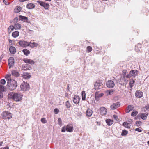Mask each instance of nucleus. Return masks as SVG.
<instances>
[{
    "label": "nucleus",
    "mask_w": 149,
    "mask_h": 149,
    "mask_svg": "<svg viewBox=\"0 0 149 149\" xmlns=\"http://www.w3.org/2000/svg\"><path fill=\"white\" fill-rule=\"evenodd\" d=\"M22 95L19 92H10L8 95V99L16 102L21 101L22 100Z\"/></svg>",
    "instance_id": "f257e3e1"
},
{
    "label": "nucleus",
    "mask_w": 149,
    "mask_h": 149,
    "mask_svg": "<svg viewBox=\"0 0 149 149\" xmlns=\"http://www.w3.org/2000/svg\"><path fill=\"white\" fill-rule=\"evenodd\" d=\"M17 86L16 81L15 80L8 81L7 82V86L9 90H13L15 89Z\"/></svg>",
    "instance_id": "f03ea898"
},
{
    "label": "nucleus",
    "mask_w": 149,
    "mask_h": 149,
    "mask_svg": "<svg viewBox=\"0 0 149 149\" xmlns=\"http://www.w3.org/2000/svg\"><path fill=\"white\" fill-rule=\"evenodd\" d=\"M1 116L3 119H9L12 118V114L7 111H4L1 114Z\"/></svg>",
    "instance_id": "7ed1b4c3"
},
{
    "label": "nucleus",
    "mask_w": 149,
    "mask_h": 149,
    "mask_svg": "<svg viewBox=\"0 0 149 149\" xmlns=\"http://www.w3.org/2000/svg\"><path fill=\"white\" fill-rule=\"evenodd\" d=\"M20 88L22 90L26 91L30 88V86L28 83L26 82H23L20 85Z\"/></svg>",
    "instance_id": "20e7f679"
},
{
    "label": "nucleus",
    "mask_w": 149,
    "mask_h": 149,
    "mask_svg": "<svg viewBox=\"0 0 149 149\" xmlns=\"http://www.w3.org/2000/svg\"><path fill=\"white\" fill-rule=\"evenodd\" d=\"M18 43L21 47H26L29 45V42L23 40H20Z\"/></svg>",
    "instance_id": "39448f33"
},
{
    "label": "nucleus",
    "mask_w": 149,
    "mask_h": 149,
    "mask_svg": "<svg viewBox=\"0 0 149 149\" xmlns=\"http://www.w3.org/2000/svg\"><path fill=\"white\" fill-rule=\"evenodd\" d=\"M37 2L39 3L40 5L43 7L45 9H48L49 7V4L48 3H45L41 1H38Z\"/></svg>",
    "instance_id": "423d86ee"
},
{
    "label": "nucleus",
    "mask_w": 149,
    "mask_h": 149,
    "mask_svg": "<svg viewBox=\"0 0 149 149\" xmlns=\"http://www.w3.org/2000/svg\"><path fill=\"white\" fill-rule=\"evenodd\" d=\"M106 84L107 86L109 88H112L115 86V84L114 82L111 80L107 81Z\"/></svg>",
    "instance_id": "0eeeda50"
},
{
    "label": "nucleus",
    "mask_w": 149,
    "mask_h": 149,
    "mask_svg": "<svg viewBox=\"0 0 149 149\" xmlns=\"http://www.w3.org/2000/svg\"><path fill=\"white\" fill-rule=\"evenodd\" d=\"M120 105V103L119 102L114 103L110 106V108L112 110H115L119 107Z\"/></svg>",
    "instance_id": "6e6552de"
},
{
    "label": "nucleus",
    "mask_w": 149,
    "mask_h": 149,
    "mask_svg": "<svg viewBox=\"0 0 149 149\" xmlns=\"http://www.w3.org/2000/svg\"><path fill=\"white\" fill-rule=\"evenodd\" d=\"M100 114L102 115H105L107 113V109L104 107H100Z\"/></svg>",
    "instance_id": "1a4fd4ad"
},
{
    "label": "nucleus",
    "mask_w": 149,
    "mask_h": 149,
    "mask_svg": "<svg viewBox=\"0 0 149 149\" xmlns=\"http://www.w3.org/2000/svg\"><path fill=\"white\" fill-rule=\"evenodd\" d=\"M14 64V60L13 57H10L8 59V65L9 68L13 66Z\"/></svg>",
    "instance_id": "9d476101"
},
{
    "label": "nucleus",
    "mask_w": 149,
    "mask_h": 149,
    "mask_svg": "<svg viewBox=\"0 0 149 149\" xmlns=\"http://www.w3.org/2000/svg\"><path fill=\"white\" fill-rule=\"evenodd\" d=\"M73 127L72 125L69 124L66 126V131L69 132H72L73 130Z\"/></svg>",
    "instance_id": "9b49d317"
},
{
    "label": "nucleus",
    "mask_w": 149,
    "mask_h": 149,
    "mask_svg": "<svg viewBox=\"0 0 149 149\" xmlns=\"http://www.w3.org/2000/svg\"><path fill=\"white\" fill-rule=\"evenodd\" d=\"M80 99L79 96L75 95L73 97V101L74 103L77 104L79 102Z\"/></svg>",
    "instance_id": "f8f14e48"
},
{
    "label": "nucleus",
    "mask_w": 149,
    "mask_h": 149,
    "mask_svg": "<svg viewBox=\"0 0 149 149\" xmlns=\"http://www.w3.org/2000/svg\"><path fill=\"white\" fill-rule=\"evenodd\" d=\"M103 84L102 83L96 82L94 84V88L95 89H98L102 88Z\"/></svg>",
    "instance_id": "ddd939ff"
},
{
    "label": "nucleus",
    "mask_w": 149,
    "mask_h": 149,
    "mask_svg": "<svg viewBox=\"0 0 149 149\" xmlns=\"http://www.w3.org/2000/svg\"><path fill=\"white\" fill-rule=\"evenodd\" d=\"M138 74V71L136 70H132L130 72V76L134 77Z\"/></svg>",
    "instance_id": "4468645a"
},
{
    "label": "nucleus",
    "mask_w": 149,
    "mask_h": 149,
    "mask_svg": "<svg viewBox=\"0 0 149 149\" xmlns=\"http://www.w3.org/2000/svg\"><path fill=\"white\" fill-rule=\"evenodd\" d=\"M136 97L138 98H140L143 96V93L140 91H137L135 93Z\"/></svg>",
    "instance_id": "2eb2a0df"
},
{
    "label": "nucleus",
    "mask_w": 149,
    "mask_h": 149,
    "mask_svg": "<svg viewBox=\"0 0 149 149\" xmlns=\"http://www.w3.org/2000/svg\"><path fill=\"white\" fill-rule=\"evenodd\" d=\"M134 109V106L132 105H129L127 107L125 111L126 113H127L132 111Z\"/></svg>",
    "instance_id": "dca6fc26"
},
{
    "label": "nucleus",
    "mask_w": 149,
    "mask_h": 149,
    "mask_svg": "<svg viewBox=\"0 0 149 149\" xmlns=\"http://www.w3.org/2000/svg\"><path fill=\"white\" fill-rule=\"evenodd\" d=\"M93 113V111L92 110L88 108L86 112V115L88 117H91Z\"/></svg>",
    "instance_id": "f3484780"
},
{
    "label": "nucleus",
    "mask_w": 149,
    "mask_h": 149,
    "mask_svg": "<svg viewBox=\"0 0 149 149\" xmlns=\"http://www.w3.org/2000/svg\"><path fill=\"white\" fill-rule=\"evenodd\" d=\"M4 87L2 85H0V98H2L3 97V92L4 91Z\"/></svg>",
    "instance_id": "a211bd4d"
},
{
    "label": "nucleus",
    "mask_w": 149,
    "mask_h": 149,
    "mask_svg": "<svg viewBox=\"0 0 149 149\" xmlns=\"http://www.w3.org/2000/svg\"><path fill=\"white\" fill-rule=\"evenodd\" d=\"M19 20H20L24 21L25 22H28V19L27 17L22 16V15H20L19 18Z\"/></svg>",
    "instance_id": "6ab92c4d"
},
{
    "label": "nucleus",
    "mask_w": 149,
    "mask_h": 149,
    "mask_svg": "<svg viewBox=\"0 0 149 149\" xmlns=\"http://www.w3.org/2000/svg\"><path fill=\"white\" fill-rule=\"evenodd\" d=\"M24 62L26 63H28L31 64L34 63V62L32 60L29 59H25L24 60Z\"/></svg>",
    "instance_id": "aec40b11"
},
{
    "label": "nucleus",
    "mask_w": 149,
    "mask_h": 149,
    "mask_svg": "<svg viewBox=\"0 0 149 149\" xmlns=\"http://www.w3.org/2000/svg\"><path fill=\"white\" fill-rule=\"evenodd\" d=\"M38 45V44L35 42H29V47H31L34 48L37 47Z\"/></svg>",
    "instance_id": "412c9836"
},
{
    "label": "nucleus",
    "mask_w": 149,
    "mask_h": 149,
    "mask_svg": "<svg viewBox=\"0 0 149 149\" xmlns=\"http://www.w3.org/2000/svg\"><path fill=\"white\" fill-rule=\"evenodd\" d=\"M99 92L97 91L95 93V98L96 99H97L102 97L104 95V94L101 93L100 94L98 93Z\"/></svg>",
    "instance_id": "4be33fe9"
},
{
    "label": "nucleus",
    "mask_w": 149,
    "mask_h": 149,
    "mask_svg": "<svg viewBox=\"0 0 149 149\" xmlns=\"http://www.w3.org/2000/svg\"><path fill=\"white\" fill-rule=\"evenodd\" d=\"M106 122L108 125L110 126L113 124V120H111L110 119H107L106 120Z\"/></svg>",
    "instance_id": "5701e85b"
},
{
    "label": "nucleus",
    "mask_w": 149,
    "mask_h": 149,
    "mask_svg": "<svg viewBox=\"0 0 149 149\" xmlns=\"http://www.w3.org/2000/svg\"><path fill=\"white\" fill-rule=\"evenodd\" d=\"M24 78L25 79H29L31 77V75L27 73H24L23 75Z\"/></svg>",
    "instance_id": "b1692460"
},
{
    "label": "nucleus",
    "mask_w": 149,
    "mask_h": 149,
    "mask_svg": "<svg viewBox=\"0 0 149 149\" xmlns=\"http://www.w3.org/2000/svg\"><path fill=\"white\" fill-rule=\"evenodd\" d=\"M19 35V32L17 31L13 32L12 34V36L14 38L18 37Z\"/></svg>",
    "instance_id": "393cba45"
},
{
    "label": "nucleus",
    "mask_w": 149,
    "mask_h": 149,
    "mask_svg": "<svg viewBox=\"0 0 149 149\" xmlns=\"http://www.w3.org/2000/svg\"><path fill=\"white\" fill-rule=\"evenodd\" d=\"M148 115V113H146L141 114L140 115V117L142 119L145 120L146 119Z\"/></svg>",
    "instance_id": "a878e982"
},
{
    "label": "nucleus",
    "mask_w": 149,
    "mask_h": 149,
    "mask_svg": "<svg viewBox=\"0 0 149 149\" xmlns=\"http://www.w3.org/2000/svg\"><path fill=\"white\" fill-rule=\"evenodd\" d=\"M9 50L10 53L12 54H15L16 51L15 48L13 46L10 47Z\"/></svg>",
    "instance_id": "bb28decb"
},
{
    "label": "nucleus",
    "mask_w": 149,
    "mask_h": 149,
    "mask_svg": "<svg viewBox=\"0 0 149 149\" xmlns=\"http://www.w3.org/2000/svg\"><path fill=\"white\" fill-rule=\"evenodd\" d=\"M35 7V5L31 3L28 4L26 5L27 8L29 9H32L34 8Z\"/></svg>",
    "instance_id": "cd10ccee"
},
{
    "label": "nucleus",
    "mask_w": 149,
    "mask_h": 149,
    "mask_svg": "<svg viewBox=\"0 0 149 149\" xmlns=\"http://www.w3.org/2000/svg\"><path fill=\"white\" fill-rule=\"evenodd\" d=\"M22 10V8L19 6H17L14 9V12L15 13H18L20 12Z\"/></svg>",
    "instance_id": "c85d7f7f"
},
{
    "label": "nucleus",
    "mask_w": 149,
    "mask_h": 149,
    "mask_svg": "<svg viewBox=\"0 0 149 149\" xmlns=\"http://www.w3.org/2000/svg\"><path fill=\"white\" fill-rule=\"evenodd\" d=\"M22 52L24 53V54L26 56L30 54V53L29 50L26 49H23L22 50Z\"/></svg>",
    "instance_id": "c756f323"
},
{
    "label": "nucleus",
    "mask_w": 149,
    "mask_h": 149,
    "mask_svg": "<svg viewBox=\"0 0 149 149\" xmlns=\"http://www.w3.org/2000/svg\"><path fill=\"white\" fill-rule=\"evenodd\" d=\"M14 29H15V27H14V26H13L12 25L10 26L9 27L8 29V33L9 34L10 33H11L12 31H13V30Z\"/></svg>",
    "instance_id": "7c9ffc66"
},
{
    "label": "nucleus",
    "mask_w": 149,
    "mask_h": 149,
    "mask_svg": "<svg viewBox=\"0 0 149 149\" xmlns=\"http://www.w3.org/2000/svg\"><path fill=\"white\" fill-rule=\"evenodd\" d=\"M14 26L15 30L20 29L21 28V25L19 23L16 24Z\"/></svg>",
    "instance_id": "2f4dec72"
},
{
    "label": "nucleus",
    "mask_w": 149,
    "mask_h": 149,
    "mask_svg": "<svg viewBox=\"0 0 149 149\" xmlns=\"http://www.w3.org/2000/svg\"><path fill=\"white\" fill-rule=\"evenodd\" d=\"M12 74L13 75L16 77H18L19 75V73L15 70H13L12 72Z\"/></svg>",
    "instance_id": "473e14b6"
},
{
    "label": "nucleus",
    "mask_w": 149,
    "mask_h": 149,
    "mask_svg": "<svg viewBox=\"0 0 149 149\" xmlns=\"http://www.w3.org/2000/svg\"><path fill=\"white\" fill-rule=\"evenodd\" d=\"M82 99L83 100H86V93L85 91H83L81 93Z\"/></svg>",
    "instance_id": "72a5a7b5"
},
{
    "label": "nucleus",
    "mask_w": 149,
    "mask_h": 149,
    "mask_svg": "<svg viewBox=\"0 0 149 149\" xmlns=\"http://www.w3.org/2000/svg\"><path fill=\"white\" fill-rule=\"evenodd\" d=\"M123 125L126 128H130V124L127 122H124L123 124Z\"/></svg>",
    "instance_id": "f704fd0d"
},
{
    "label": "nucleus",
    "mask_w": 149,
    "mask_h": 149,
    "mask_svg": "<svg viewBox=\"0 0 149 149\" xmlns=\"http://www.w3.org/2000/svg\"><path fill=\"white\" fill-rule=\"evenodd\" d=\"M114 91L113 90H108L106 91V92L107 95H111L112 94Z\"/></svg>",
    "instance_id": "c9c22d12"
},
{
    "label": "nucleus",
    "mask_w": 149,
    "mask_h": 149,
    "mask_svg": "<svg viewBox=\"0 0 149 149\" xmlns=\"http://www.w3.org/2000/svg\"><path fill=\"white\" fill-rule=\"evenodd\" d=\"M71 105V104L70 103L69 101H67L66 102L65 106L67 108H70Z\"/></svg>",
    "instance_id": "e433bc0d"
},
{
    "label": "nucleus",
    "mask_w": 149,
    "mask_h": 149,
    "mask_svg": "<svg viewBox=\"0 0 149 149\" xmlns=\"http://www.w3.org/2000/svg\"><path fill=\"white\" fill-rule=\"evenodd\" d=\"M5 78L6 79L7 81H8L13 80V79H11V75H10L7 74L6 75Z\"/></svg>",
    "instance_id": "4c0bfd02"
},
{
    "label": "nucleus",
    "mask_w": 149,
    "mask_h": 149,
    "mask_svg": "<svg viewBox=\"0 0 149 149\" xmlns=\"http://www.w3.org/2000/svg\"><path fill=\"white\" fill-rule=\"evenodd\" d=\"M128 131L126 130H123L122 132L121 133V135L122 136H125L128 133Z\"/></svg>",
    "instance_id": "58836bf2"
},
{
    "label": "nucleus",
    "mask_w": 149,
    "mask_h": 149,
    "mask_svg": "<svg viewBox=\"0 0 149 149\" xmlns=\"http://www.w3.org/2000/svg\"><path fill=\"white\" fill-rule=\"evenodd\" d=\"M138 111H136L134 110L131 113V116H135L138 114Z\"/></svg>",
    "instance_id": "ea45409f"
},
{
    "label": "nucleus",
    "mask_w": 149,
    "mask_h": 149,
    "mask_svg": "<svg viewBox=\"0 0 149 149\" xmlns=\"http://www.w3.org/2000/svg\"><path fill=\"white\" fill-rule=\"evenodd\" d=\"M134 83L135 81L133 79H132L130 81L129 83V85L130 86L131 88H132L133 86V84Z\"/></svg>",
    "instance_id": "a19ab883"
},
{
    "label": "nucleus",
    "mask_w": 149,
    "mask_h": 149,
    "mask_svg": "<svg viewBox=\"0 0 149 149\" xmlns=\"http://www.w3.org/2000/svg\"><path fill=\"white\" fill-rule=\"evenodd\" d=\"M92 47L90 46H88L87 47V50L88 52H91L92 50Z\"/></svg>",
    "instance_id": "79ce46f5"
},
{
    "label": "nucleus",
    "mask_w": 149,
    "mask_h": 149,
    "mask_svg": "<svg viewBox=\"0 0 149 149\" xmlns=\"http://www.w3.org/2000/svg\"><path fill=\"white\" fill-rule=\"evenodd\" d=\"M136 125L138 126H140L142 124V123L140 121H136L135 123Z\"/></svg>",
    "instance_id": "37998d69"
},
{
    "label": "nucleus",
    "mask_w": 149,
    "mask_h": 149,
    "mask_svg": "<svg viewBox=\"0 0 149 149\" xmlns=\"http://www.w3.org/2000/svg\"><path fill=\"white\" fill-rule=\"evenodd\" d=\"M41 121L42 123H47V121L45 118H42L41 119Z\"/></svg>",
    "instance_id": "c03bdc74"
},
{
    "label": "nucleus",
    "mask_w": 149,
    "mask_h": 149,
    "mask_svg": "<svg viewBox=\"0 0 149 149\" xmlns=\"http://www.w3.org/2000/svg\"><path fill=\"white\" fill-rule=\"evenodd\" d=\"M58 124L60 125L61 126L62 124V120L60 118H59L58 119Z\"/></svg>",
    "instance_id": "a18cd8bd"
},
{
    "label": "nucleus",
    "mask_w": 149,
    "mask_h": 149,
    "mask_svg": "<svg viewBox=\"0 0 149 149\" xmlns=\"http://www.w3.org/2000/svg\"><path fill=\"white\" fill-rule=\"evenodd\" d=\"M66 131V127L65 126L62 128L61 131L62 132H65Z\"/></svg>",
    "instance_id": "49530a36"
},
{
    "label": "nucleus",
    "mask_w": 149,
    "mask_h": 149,
    "mask_svg": "<svg viewBox=\"0 0 149 149\" xmlns=\"http://www.w3.org/2000/svg\"><path fill=\"white\" fill-rule=\"evenodd\" d=\"M1 83L3 85L5 84L6 83L5 80L4 79H1Z\"/></svg>",
    "instance_id": "de8ad7c7"
},
{
    "label": "nucleus",
    "mask_w": 149,
    "mask_h": 149,
    "mask_svg": "<svg viewBox=\"0 0 149 149\" xmlns=\"http://www.w3.org/2000/svg\"><path fill=\"white\" fill-rule=\"evenodd\" d=\"M113 117L117 121L118 120V116L117 115H113Z\"/></svg>",
    "instance_id": "09e8293b"
},
{
    "label": "nucleus",
    "mask_w": 149,
    "mask_h": 149,
    "mask_svg": "<svg viewBox=\"0 0 149 149\" xmlns=\"http://www.w3.org/2000/svg\"><path fill=\"white\" fill-rule=\"evenodd\" d=\"M135 130V131H138L139 132H142V130H141V128H136Z\"/></svg>",
    "instance_id": "8fccbe9b"
},
{
    "label": "nucleus",
    "mask_w": 149,
    "mask_h": 149,
    "mask_svg": "<svg viewBox=\"0 0 149 149\" xmlns=\"http://www.w3.org/2000/svg\"><path fill=\"white\" fill-rule=\"evenodd\" d=\"M54 111L55 114H57L59 112V111L58 109L56 108L54 110Z\"/></svg>",
    "instance_id": "3c124183"
},
{
    "label": "nucleus",
    "mask_w": 149,
    "mask_h": 149,
    "mask_svg": "<svg viewBox=\"0 0 149 149\" xmlns=\"http://www.w3.org/2000/svg\"><path fill=\"white\" fill-rule=\"evenodd\" d=\"M145 108L147 110L149 109V104H147L145 106Z\"/></svg>",
    "instance_id": "603ef678"
},
{
    "label": "nucleus",
    "mask_w": 149,
    "mask_h": 149,
    "mask_svg": "<svg viewBox=\"0 0 149 149\" xmlns=\"http://www.w3.org/2000/svg\"><path fill=\"white\" fill-rule=\"evenodd\" d=\"M65 97L69 98V95L68 93H66L65 94Z\"/></svg>",
    "instance_id": "864d4df0"
},
{
    "label": "nucleus",
    "mask_w": 149,
    "mask_h": 149,
    "mask_svg": "<svg viewBox=\"0 0 149 149\" xmlns=\"http://www.w3.org/2000/svg\"><path fill=\"white\" fill-rule=\"evenodd\" d=\"M1 149H9V147L8 146H6V147L1 148Z\"/></svg>",
    "instance_id": "5fc2aeb1"
},
{
    "label": "nucleus",
    "mask_w": 149,
    "mask_h": 149,
    "mask_svg": "<svg viewBox=\"0 0 149 149\" xmlns=\"http://www.w3.org/2000/svg\"><path fill=\"white\" fill-rule=\"evenodd\" d=\"M3 144V142L2 141H0V146H1Z\"/></svg>",
    "instance_id": "6e6d98bb"
},
{
    "label": "nucleus",
    "mask_w": 149,
    "mask_h": 149,
    "mask_svg": "<svg viewBox=\"0 0 149 149\" xmlns=\"http://www.w3.org/2000/svg\"><path fill=\"white\" fill-rule=\"evenodd\" d=\"M8 40H9V42L10 43H11L12 42V41L11 40L9 39Z\"/></svg>",
    "instance_id": "4d7b16f0"
},
{
    "label": "nucleus",
    "mask_w": 149,
    "mask_h": 149,
    "mask_svg": "<svg viewBox=\"0 0 149 149\" xmlns=\"http://www.w3.org/2000/svg\"><path fill=\"white\" fill-rule=\"evenodd\" d=\"M2 58H3L2 56H1L0 57V59H1Z\"/></svg>",
    "instance_id": "13d9d810"
},
{
    "label": "nucleus",
    "mask_w": 149,
    "mask_h": 149,
    "mask_svg": "<svg viewBox=\"0 0 149 149\" xmlns=\"http://www.w3.org/2000/svg\"><path fill=\"white\" fill-rule=\"evenodd\" d=\"M5 4L6 5H7V4H7V2H6H6H5Z\"/></svg>",
    "instance_id": "bf43d9fd"
},
{
    "label": "nucleus",
    "mask_w": 149,
    "mask_h": 149,
    "mask_svg": "<svg viewBox=\"0 0 149 149\" xmlns=\"http://www.w3.org/2000/svg\"><path fill=\"white\" fill-rule=\"evenodd\" d=\"M147 143L148 145H149V141H148Z\"/></svg>",
    "instance_id": "052dcab7"
},
{
    "label": "nucleus",
    "mask_w": 149,
    "mask_h": 149,
    "mask_svg": "<svg viewBox=\"0 0 149 149\" xmlns=\"http://www.w3.org/2000/svg\"><path fill=\"white\" fill-rule=\"evenodd\" d=\"M5 0H3V2H5Z\"/></svg>",
    "instance_id": "680f3d73"
},
{
    "label": "nucleus",
    "mask_w": 149,
    "mask_h": 149,
    "mask_svg": "<svg viewBox=\"0 0 149 149\" xmlns=\"http://www.w3.org/2000/svg\"><path fill=\"white\" fill-rule=\"evenodd\" d=\"M103 1H107V0H102Z\"/></svg>",
    "instance_id": "e2e57ef3"
},
{
    "label": "nucleus",
    "mask_w": 149,
    "mask_h": 149,
    "mask_svg": "<svg viewBox=\"0 0 149 149\" xmlns=\"http://www.w3.org/2000/svg\"><path fill=\"white\" fill-rule=\"evenodd\" d=\"M147 133L149 134V132H148Z\"/></svg>",
    "instance_id": "0e129e2a"
},
{
    "label": "nucleus",
    "mask_w": 149,
    "mask_h": 149,
    "mask_svg": "<svg viewBox=\"0 0 149 149\" xmlns=\"http://www.w3.org/2000/svg\"><path fill=\"white\" fill-rule=\"evenodd\" d=\"M136 48H135L136 49Z\"/></svg>",
    "instance_id": "69168bd1"
}]
</instances>
